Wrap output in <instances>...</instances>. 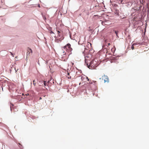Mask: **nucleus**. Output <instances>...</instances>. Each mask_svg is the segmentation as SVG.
Returning <instances> with one entry per match:
<instances>
[{"label": "nucleus", "mask_w": 149, "mask_h": 149, "mask_svg": "<svg viewBox=\"0 0 149 149\" xmlns=\"http://www.w3.org/2000/svg\"><path fill=\"white\" fill-rule=\"evenodd\" d=\"M29 95V94H26V95Z\"/></svg>", "instance_id": "nucleus-26"}, {"label": "nucleus", "mask_w": 149, "mask_h": 149, "mask_svg": "<svg viewBox=\"0 0 149 149\" xmlns=\"http://www.w3.org/2000/svg\"><path fill=\"white\" fill-rule=\"evenodd\" d=\"M63 49L65 50V51L71 53V51L72 50V49L71 47V45L69 43H68L63 48Z\"/></svg>", "instance_id": "nucleus-3"}, {"label": "nucleus", "mask_w": 149, "mask_h": 149, "mask_svg": "<svg viewBox=\"0 0 149 149\" xmlns=\"http://www.w3.org/2000/svg\"><path fill=\"white\" fill-rule=\"evenodd\" d=\"M20 148H21V147H20Z\"/></svg>", "instance_id": "nucleus-27"}, {"label": "nucleus", "mask_w": 149, "mask_h": 149, "mask_svg": "<svg viewBox=\"0 0 149 149\" xmlns=\"http://www.w3.org/2000/svg\"><path fill=\"white\" fill-rule=\"evenodd\" d=\"M18 144H19V145H21V144H20V143H18Z\"/></svg>", "instance_id": "nucleus-23"}, {"label": "nucleus", "mask_w": 149, "mask_h": 149, "mask_svg": "<svg viewBox=\"0 0 149 149\" xmlns=\"http://www.w3.org/2000/svg\"><path fill=\"white\" fill-rule=\"evenodd\" d=\"M68 79H70L71 78V77L70 76H68Z\"/></svg>", "instance_id": "nucleus-15"}, {"label": "nucleus", "mask_w": 149, "mask_h": 149, "mask_svg": "<svg viewBox=\"0 0 149 149\" xmlns=\"http://www.w3.org/2000/svg\"><path fill=\"white\" fill-rule=\"evenodd\" d=\"M137 43H134L133 44V45L135 46L137 45Z\"/></svg>", "instance_id": "nucleus-12"}, {"label": "nucleus", "mask_w": 149, "mask_h": 149, "mask_svg": "<svg viewBox=\"0 0 149 149\" xmlns=\"http://www.w3.org/2000/svg\"><path fill=\"white\" fill-rule=\"evenodd\" d=\"M71 64H72V65H74V63H71Z\"/></svg>", "instance_id": "nucleus-20"}, {"label": "nucleus", "mask_w": 149, "mask_h": 149, "mask_svg": "<svg viewBox=\"0 0 149 149\" xmlns=\"http://www.w3.org/2000/svg\"><path fill=\"white\" fill-rule=\"evenodd\" d=\"M70 54V53L68 52V51L67 52L64 50H62L59 54L60 60L63 61H66L68 59V57Z\"/></svg>", "instance_id": "nucleus-1"}, {"label": "nucleus", "mask_w": 149, "mask_h": 149, "mask_svg": "<svg viewBox=\"0 0 149 149\" xmlns=\"http://www.w3.org/2000/svg\"><path fill=\"white\" fill-rule=\"evenodd\" d=\"M89 44L90 45L91 47V46H92V44L91 43H89Z\"/></svg>", "instance_id": "nucleus-17"}, {"label": "nucleus", "mask_w": 149, "mask_h": 149, "mask_svg": "<svg viewBox=\"0 0 149 149\" xmlns=\"http://www.w3.org/2000/svg\"><path fill=\"white\" fill-rule=\"evenodd\" d=\"M10 110H11V111H13V109H12V107H11V106L10 107Z\"/></svg>", "instance_id": "nucleus-11"}, {"label": "nucleus", "mask_w": 149, "mask_h": 149, "mask_svg": "<svg viewBox=\"0 0 149 149\" xmlns=\"http://www.w3.org/2000/svg\"><path fill=\"white\" fill-rule=\"evenodd\" d=\"M108 45H110V43H109L108 44Z\"/></svg>", "instance_id": "nucleus-22"}, {"label": "nucleus", "mask_w": 149, "mask_h": 149, "mask_svg": "<svg viewBox=\"0 0 149 149\" xmlns=\"http://www.w3.org/2000/svg\"><path fill=\"white\" fill-rule=\"evenodd\" d=\"M39 83H40V86L42 85V84H43L45 86L47 85V83H46V81H39Z\"/></svg>", "instance_id": "nucleus-6"}, {"label": "nucleus", "mask_w": 149, "mask_h": 149, "mask_svg": "<svg viewBox=\"0 0 149 149\" xmlns=\"http://www.w3.org/2000/svg\"><path fill=\"white\" fill-rule=\"evenodd\" d=\"M88 58V57H85V63L86 64L88 67L90 69H94L96 67L95 66L96 64V61H95V60L92 61L90 62L89 65H88V61H89V60L87 59Z\"/></svg>", "instance_id": "nucleus-2"}, {"label": "nucleus", "mask_w": 149, "mask_h": 149, "mask_svg": "<svg viewBox=\"0 0 149 149\" xmlns=\"http://www.w3.org/2000/svg\"><path fill=\"white\" fill-rule=\"evenodd\" d=\"M58 38L60 40H63L64 37L62 36V34H58Z\"/></svg>", "instance_id": "nucleus-7"}, {"label": "nucleus", "mask_w": 149, "mask_h": 149, "mask_svg": "<svg viewBox=\"0 0 149 149\" xmlns=\"http://www.w3.org/2000/svg\"><path fill=\"white\" fill-rule=\"evenodd\" d=\"M43 18L45 20L46 19V18L45 16H43Z\"/></svg>", "instance_id": "nucleus-14"}, {"label": "nucleus", "mask_w": 149, "mask_h": 149, "mask_svg": "<svg viewBox=\"0 0 149 149\" xmlns=\"http://www.w3.org/2000/svg\"><path fill=\"white\" fill-rule=\"evenodd\" d=\"M80 84H81V83H79V85H80Z\"/></svg>", "instance_id": "nucleus-28"}, {"label": "nucleus", "mask_w": 149, "mask_h": 149, "mask_svg": "<svg viewBox=\"0 0 149 149\" xmlns=\"http://www.w3.org/2000/svg\"><path fill=\"white\" fill-rule=\"evenodd\" d=\"M18 70H15L16 72H17V71Z\"/></svg>", "instance_id": "nucleus-25"}, {"label": "nucleus", "mask_w": 149, "mask_h": 149, "mask_svg": "<svg viewBox=\"0 0 149 149\" xmlns=\"http://www.w3.org/2000/svg\"><path fill=\"white\" fill-rule=\"evenodd\" d=\"M27 52L26 54V60L27 58H28L30 56V53H32V51L31 49L29 47H28L27 49Z\"/></svg>", "instance_id": "nucleus-5"}, {"label": "nucleus", "mask_w": 149, "mask_h": 149, "mask_svg": "<svg viewBox=\"0 0 149 149\" xmlns=\"http://www.w3.org/2000/svg\"><path fill=\"white\" fill-rule=\"evenodd\" d=\"M115 33L117 34V33L116 31H115Z\"/></svg>", "instance_id": "nucleus-21"}, {"label": "nucleus", "mask_w": 149, "mask_h": 149, "mask_svg": "<svg viewBox=\"0 0 149 149\" xmlns=\"http://www.w3.org/2000/svg\"><path fill=\"white\" fill-rule=\"evenodd\" d=\"M102 79L104 80V82H108L109 78L106 75H104L102 77Z\"/></svg>", "instance_id": "nucleus-4"}, {"label": "nucleus", "mask_w": 149, "mask_h": 149, "mask_svg": "<svg viewBox=\"0 0 149 149\" xmlns=\"http://www.w3.org/2000/svg\"><path fill=\"white\" fill-rule=\"evenodd\" d=\"M33 84L34 85V86H36V83H35V80H34L33 81Z\"/></svg>", "instance_id": "nucleus-9"}, {"label": "nucleus", "mask_w": 149, "mask_h": 149, "mask_svg": "<svg viewBox=\"0 0 149 149\" xmlns=\"http://www.w3.org/2000/svg\"><path fill=\"white\" fill-rule=\"evenodd\" d=\"M49 81L47 82V83H49Z\"/></svg>", "instance_id": "nucleus-29"}, {"label": "nucleus", "mask_w": 149, "mask_h": 149, "mask_svg": "<svg viewBox=\"0 0 149 149\" xmlns=\"http://www.w3.org/2000/svg\"><path fill=\"white\" fill-rule=\"evenodd\" d=\"M51 33H53V32L52 31H51Z\"/></svg>", "instance_id": "nucleus-24"}, {"label": "nucleus", "mask_w": 149, "mask_h": 149, "mask_svg": "<svg viewBox=\"0 0 149 149\" xmlns=\"http://www.w3.org/2000/svg\"><path fill=\"white\" fill-rule=\"evenodd\" d=\"M67 74H68V76H69V74H70V73H69L68 72Z\"/></svg>", "instance_id": "nucleus-18"}, {"label": "nucleus", "mask_w": 149, "mask_h": 149, "mask_svg": "<svg viewBox=\"0 0 149 149\" xmlns=\"http://www.w3.org/2000/svg\"><path fill=\"white\" fill-rule=\"evenodd\" d=\"M81 80L82 81H84V79H88V80H89V79H88V78L87 77H86V78H85L83 77H81Z\"/></svg>", "instance_id": "nucleus-8"}, {"label": "nucleus", "mask_w": 149, "mask_h": 149, "mask_svg": "<svg viewBox=\"0 0 149 149\" xmlns=\"http://www.w3.org/2000/svg\"><path fill=\"white\" fill-rule=\"evenodd\" d=\"M57 32L58 34H59L61 33L59 31H57Z\"/></svg>", "instance_id": "nucleus-13"}, {"label": "nucleus", "mask_w": 149, "mask_h": 149, "mask_svg": "<svg viewBox=\"0 0 149 149\" xmlns=\"http://www.w3.org/2000/svg\"><path fill=\"white\" fill-rule=\"evenodd\" d=\"M134 45H133L132 44V47H131V49L133 50L134 49Z\"/></svg>", "instance_id": "nucleus-10"}, {"label": "nucleus", "mask_w": 149, "mask_h": 149, "mask_svg": "<svg viewBox=\"0 0 149 149\" xmlns=\"http://www.w3.org/2000/svg\"><path fill=\"white\" fill-rule=\"evenodd\" d=\"M10 53L11 54V55H12L13 56V54L11 52H10Z\"/></svg>", "instance_id": "nucleus-16"}, {"label": "nucleus", "mask_w": 149, "mask_h": 149, "mask_svg": "<svg viewBox=\"0 0 149 149\" xmlns=\"http://www.w3.org/2000/svg\"><path fill=\"white\" fill-rule=\"evenodd\" d=\"M42 99V98L41 97H39V100H41Z\"/></svg>", "instance_id": "nucleus-19"}]
</instances>
